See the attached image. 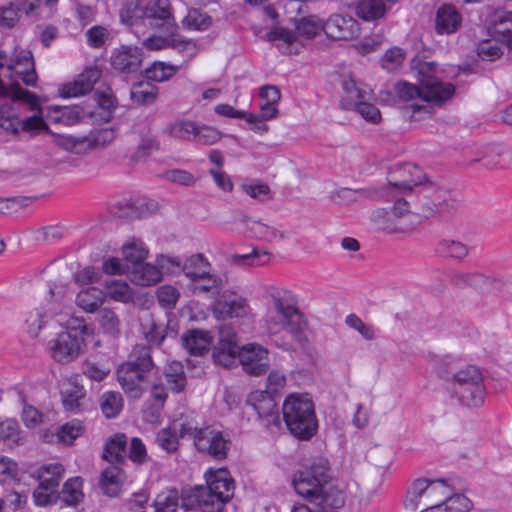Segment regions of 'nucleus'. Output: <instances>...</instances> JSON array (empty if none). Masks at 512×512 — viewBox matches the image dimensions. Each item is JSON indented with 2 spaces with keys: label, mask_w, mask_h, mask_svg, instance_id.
I'll return each instance as SVG.
<instances>
[{
  "label": "nucleus",
  "mask_w": 512,
  "mask_h": 512,
  "mask_svg": "<svg viewBox=\"0 0 512 512\" xmlns=\"http://www.w3.org/2000/svg\"><path fill=\"white\" fill-rule=\"evenodd\" d=\"M463 17L452 3H445L438 7L435 14V32L438 35H450L458 32L462 27Z\"/></svg>",
  "instance_id": "22"
},
{
  "label": "nucleus",
  "mask_w": 512,
  "mask_h": 512,
  "mask_svg": "<svg viewBox=\"0 0 512 512\" xmlns=\"http://www.w3.org/2000/svg\"><path fill=\"white\" fill-rule=\"evenodd\" d=\"M372 222L378 230L388 234H407L413 231L420 220L408 210L405 199L399 198L389 209H378L372 214Z\"/></svg>",
  "instance_id": "9"
},
{
  "label": "nucleus",
  "mask_w": 512,
  "mask_h": 512,
  "mask_svg": "<svg viewBox=\"0 0 512 512\" xmlns=\"http://www.w3.org/2000/svg\"><path fill=\"white\" fill-rule=\"evenodd\" d=\"M143 45L149 50H161L173 48L179 52H187L190 56L195 53L196 46L191 40H184L178 37V34L170 35L168 33L153 34L143 41Z\"/></svg>",
  "instance_id": "25"
},
{
  "label": "nucleus",
  "mask_w": 512,
  "mask_h": 512,
  "mask_svg": "<svg viewBox=\"0 0 512 512\" xmlns=\"http://www.w3.org/2000/svg\"><path fill=\"white\" fill-rule=\"evenodd\" d=\"M106 294L97 287L82 289L76 296V304L85 312L94 313L98 311L105 301Z\"/></svg>",
  "instance_id": "31"
},
{
  "label": "nucleus",
  "mask_w": 512,
  "mask_h": 512,
  "mask_svg": "<svg viewBox=\"0 0 512 512\" xmlns=\"http://www.w3.org/2000/svg\"><path fill=\"white\" fill-rule=\"evenodd\" d=\"M127 437L125 434H115L105 444L103 459L111 464H121L125 461Z\"/></svg>",
  "instance_id": "33"
},
{
  "label": "nucleus",
  "mask_w": 512,
  "mask_h": 512,
  "mask_svg": "<svg viewBox=\"0 0 512 512\" xmlns=\"http://www.w3.org/2000/svg\"><path fill=\"white\" fill-rule=\"evenodd\" d=\"M63 473V466L59 463H53L40 467L37 471V478L40 484L57 490Z\"/></svg>",
  "instance_id": "39"
},
{
  "label": "nucleus",
  "mask_w": 512,
  "mask_h": 512,
  "mask_svg": "<svg viewBox=\"0 0 512 512\" xmlns=\"http://www.w3.org/2000/svg\"><path fill=\"white\" fill-rule=\"evenodd\" d=\"M182 345L194 356H202L209 351L213 337L209 331L192 329L185 332L182 337Z\"/></svg>",
  "instance_id": "27"
},
{
  "label": "nucleus",
  "mask_w": 512,
  "mask_h": 512,
  "mask_svg": "<svg viewBox=\"0 0 512 512\" xmlns=\"http://www.w3.org/2000/svg\"><path fill=\"white\" fill-rule=\"evenodd\" d=\"M122 470L117 465L107 467L101 474L100 486L104 494L113 497L116 496L121 489Z\"/></svg>",
  "instance_id": "36"
},
{
  "label": "nucleus",
  "mask_w": 512,
  "mask_h": 512,
  "mask_svg": "<svg viewBox=\"0 0 512 512\" xmlns=\"http://www.w3.org/2000/svg\"><path fill=\"white\" fill-rule=\"evenodd\" d=\"M179 67L164 62H154L145 69V76L148 80L163 82L174 76Z\"/></svg>",
  "instance_id": "50"
},
{
  "label": "nucleus",
  "mask_w": 512,
  "mask_h": 512,
  "mask_svg": "<svg viewBox=\"0 0 512 512\" xmlns=\"http://www.w3.org/2000/svg\"><path fill=\"white\" fill-rule=\"evenodd\" d=\"M97 322L104 334L113 338H117L121 334V320L112 309H99Z\"/></svg>",
  "instance_id": "37"
},
{
  "label": "nucleus",
  "mask_w": 512,
  "mask_h": 512,
  "mask_svg": "<svg viewBox=\"0 0 512 512\" xmlns=\"http://www.w3.org/2000/svg\"><path fill=\"white\" fill-rule=\"evenodd\" d=\"M20 11L18 2H10L7 6L0 7V25L13 27L19 20Z\"/></svg>",
  "instance_id": "63"
},
{
  "label": "nucleus",
  "mask_w": 512,
  "mask_h": 512,
  "mask_svg": "<svg viewBox=\"0 0 512 512\" xmlns=\"http://www.w3.org/2000/svg\"><path fill=\"white\" fill-rule=\"evenodd\" d=\"M324 23L325 34L334 40H351L359 34V25L352 17L336 14Z\"/></svg>",
  "instance_id": "24"
},
{
  "label": "nucleus",
  "mask_w": 512,
  "mask_h": 512,
  "mask_svg": "<svg viewBox=\"0 0 512 512\" xmlns=\"http://www.w3.org/2000/svg\"><path fill=\"white\" fill-rule=\"evenodd\" d=\"M211 23V17L199 9H190L182 21L184 27L195 30H206Z\"/></svg>",
  "instance_id": "54"
},
{
  "label": "nucleus",
  "mask_w": 512,
  "mask_h": 512,
  "mask_svg": "<svg viewBox=\"0 0 512 512\" xmlns=\"http://www.w3.org/2000/svg\"><path fill=\"white\" fill-rule=\"evenodd\" d=\"M0 440L8 445L19 444L20 431L16 420L6 419L0 422Z\"/></svg>",
  "instance_id": "57"
},
{
  "label": "nucleus",
  "mask_w": 512,
  "mask_h": 512,
  "mask_svg": "<svg viewBox=\"0 0 512 512\" xmlns=\"http://www.w3.org/2000/svg\"><path fill=\"white\" fill-rule=\"evenodd\" d=\"M435 253L447 259L462 261L469 254L468 246L458 240L443 238L436 242Z\"/></svg>",
  "instance_id": "30"
},
{
  "label": "nucleus",
  "mask_w": 512,
  "mask_h": 512,
  "mask_svg": "<svg viewBox=\"0 0 512 512\" xmlns=\"http://www.w3.org/2000/svg\"><path fill=\"white\" fill-rule=\"evenodd\" d=\"M223 285V279L216 274H211L208 270L203 276L190 282V289L195 295L211 294L216 296L219 295Z\"/></svg>",
  "instance_id": "32"
},
{
  "label": "nucleus",
  "mask_w": 512,
  "mask_h": 512,
  "mask_svg": "<svg viewBox=\"0 0 512 512\" xmlns=\"http://www.w3.org/2000/svg\"><path fill=\"white\" fill-rule=\"evenodd\" d=\"M168 264L181 267L180 260L177 257L160 255L156 259V265L145 263V261L136 266H128L127 275L130 281L139 286H151L162 280V270H169Z\"/></svg>",
  "instance_id": "13"
},
{
  "label": "nucleus",
  "mask_w": 512,
  "mask_h": 512,
  "mask_svg": "<svg viewBox=\"0 0 512 512\" xmlns=\"http://www.w3.org/2000/svg\"><path fill=\"white\" fill-rule=\"evenodd\" d=\"M206 486H194L181 494L185 512L198 508L202 512H222L234 494V480L225 468L205 473Z\"/></svg>",
  "instance_id": "4"
},
{
  "label": "nucleus",
  "mask_w": 512,
  "mask_h": 512,
  "mask_svg": "<svg viewBox=\"0 0 512 512\" xmlns=\"http://www.w3.org/2000/svg\"><path fill=\"white\" fill-rule=\"evenodd\" d=\"M451 282L458 287L483 288L490 282V278L478 272L455 273L451 277Z\"/></svg>",
  "instance_id": "52"
},
{
  "label": "nucleus",
  "mask_w": 512,
  "mask_h": 512,
  "mask_svg": "<svg viewBox=\"0 0 512 512\" xmlns=\"http://www.w3.org/2000/svg\"><path fill=\"white\" fill-rule=\"evenodd\" d=\"M240 352L241 348H232L229 347V345L226 347L217 345L213 351L212 356L216 364L225 368H231L236 366L240 361Z\"/></svg>",
  "instance_id": "48"
},
{
  "label": "nucleus",
  "mask_w": 512,
  "mask_h": 512,
  "mask_svg": "<svg viewBox=\"0 0 512 512\" xmlns=\"http://www.w3.org/2000/svg\"><path fill=\"white\" fill-rule=\"evenodd\" d=\"M341 107L346 110H354L359 113L366 121L374 124L379 123L381 120L380 110L373 104L358 101L354 103H345L341 101Z\"/></svg>",
  "instance_id": "49"
},
{
  "label": "nucleus",
  "mask_w": 512,
  "mask_h": 512,
  "mask_svg": "<svg viewBox=\"0 0 512 512\" xmlns=\"http://www.w3.org/2000/svg\"><path fill=\"white\" fill-rule=\"evenodd\" d=\"M85 345L82 332L72 329L59 333L49 341L52 358L59 363H70L82 352Z\"/></svg>",
  "instance_id": "14"
},
{
  "label": "nucleus",
  "mask_w": 512,
  "mask_h": 512,
  "mask_svg": "<svg viewBox=\"0 0 512 512\" xmlns=\"http://www.w3.org/2000/svg\"><path fill=\"white\" fill-rule=\"evenodd\" d=\"M155 512H176L179 506V494L176 489H167L159 493L154 500Z\"/></svg>",
  "instance_id": "51"
},
{
  "label": "nucleus",
  "mask_w": 512,
  "mask_h": 512,
  "mask_svg": "<svg viewBox=\"0 0 512 512\" xmlns=\"http://www.w3.org/2000/svg\"><path fill=\"white\" fill-rule=\"evenodd\" d=\"M100 408L106 418L116 417L123 408V398L119 392H105L100 398Z\"/></svg>",
  "instance_id": "47"
},
{
  "label": "nucleus",
  "mask_w": 512,
  "mask_h": 512,
  "mask_svg": "<svg viewBox=\"0 0 512 512\" xmlns=\"http://www.w3.org/2000/svg\"><path fill=\"white\" fill-rule=\"evenodd\" d=\"M246 404L252 407L259 419L266 421L267 426L279 424V413L274 396L262 390L253 391L248 395Z\"/></svg>",
  "instance_id": "20"
},
{
  "label": "nucleus",
  "mask_w": 512,
  "mask_h": 512,
  "mask_svg": "<svg viewBox=\"0 0 512 512\" xmlns=\"http://www.w3.org/2000/svg\"><path fill=\"white\" fill-rule=\"evenodd\" d=\"M423 101L426 103H434L442 105L450 100L455 94V87L449 82H443L436 77L424 78Z\"/></svg>",
  "instance_id": "26"
},
{
  "label": "nucleus",
  "mask_w": 512,
  "mask_h": 512,
  "mask_svg": "<svg viewBox=\"0 0 512 512\" xmlns=\"http://www.w3.org/2000/svg\"><path fill=\"white\" fill-rule=\"evenodd\" d=\"M321 31L325 33L324 21L316 16H304L295 21V32L282 27H277L267 33L269 41H283L290 45L297 41L298 37L305 39L315 38Z\"/></svg>",
  "instance_id": "11"
},
{
  "label": "nucleus",
  "mask_w": 512,
  "mask_h": 512,
  "mask_svg": "<svg viewBox=\"0 0 512 512\" xmlns=\"http://www.w3.org/2000/svg\"><path fill=\"white\" fill-rule=\"evenodd\" d=\"M477 54L484 61H495L502 56L503 51L497 43L484 39L478 44Z\"/></svg>",
  "instance_id": "62"
},
{
  "label": "nucleus",
  "mask_w": 512,
  "mask_h": 512,
  "mask_svg": "<svg viewBox=\"0 0 512 512\" xmlns=\"http://www.w3.org/2000/svg\"><path fill=\"white\" fill-rule=\"evenodd\" d=\"M179 437V429L163 428L157 433L156 442L166 452L174 453L178 450Z\"/></svg>",
  "instance_id": "53"
},
{
  "label": "nucleus",
  "mask_w": 512,
  "mask_h": 512,
  "mask_svg": "<svg viewBox=\"0 0 512 512\" xmlns=\"http://www.w3.org/2000/svg\"><path fill=\"white\" fill-rule=\"evenodd\" d=\"M478 161L488 169L512 170V150L503 145H495L481 159H474L472 162Z\"/></svg>",
  "instance_id": "28"
},
{
  "label": "nucleus",
  "mask_w": 512,
  "mask_h": 512,
  "mask_svg": "<svg viewBox=\"0 0 512 512\" xmlns=\"http://www.w3.org/2000/svg\"><path fill=\"white\" fill-rule=\"evenodd\" d=\"M223 134L211 126H198L194 133L193 141L202 145H212L222 138Z\"/></svg>",
  "instance_id": "59"
},
{
  "label": "nucleus",
  "mask_w": 512,
  "mask_h": 512,
  "mask_svg": "<svg viewBox=\"0 0 512 512\" xmlns=\"http://www.w3.org/2000/svg\"><path fill=\"white\" fill-rule=\"evenodd\" d=\"M242 369L251 376H262L270 368L269 351L258 343L241 347L240 361Z\"/></svg>",
  "instance_id": "16"
},
{
  "label": "nucleus",
  "mask_w": 512,
  "mask_h": 512,
  "mask_svg": "<svg viewBox=\"0 0 512 512\" xmlns=\"http://www.w3.org/2000/svg\"><path fill=\"white\" fill-rule=\"evenodd\" d=\"M437 373L447 382L451 397L461 405L478 408L484 404L486 389L482 373L477 367L443 360L438 364Z\"/></svg>",
  "instance_id": "3"
},
{
  "label": "nucleus",
  "mask_w": 512,
  "mask_h": 512,
  "mask_svg": "<svg viewBox=\"0 0 512 512\" xmlns=\"http://www.w3.org/2000/svg\"><path fill=\"white\" fill-rule=\"evenodd\" d=\"M143 62V50L137 46L122 45L115 49L110 57L112 69L121 74H134L140 71Z\"/></svg>",
  "instance_id": "18"
},
{
  "label": "nucleus",
  "mask_w": 512,
  "mask_h": 512,
  "mask_svg": "<svg viewBox=\"0 0 512 512\" xmlns=\"http://www.w3.org/2000/svg\"><path fill=\"white\" fill-rule=\"evenodd\" d=\"M282 414L287 429L297 439L309 440L316 434L318 421L308 394H289L284 400Z\"/></svg>",
  "instance_id": "5"
},
{
  "label": "nucleus",
  "mask_w": 512,
  "mask_h": 512,
  "mask_svg": "<svg viewBox=\"0 0 512 512\" xmlns=\"http://www.w3.org/2000/svg\"><path fill=\"white\" fill-rule=\"evenodd\" d=\"M268 303L263 317L264 327L269 335L285 331L301 342L304 338L306 319L298 307L297 296L285 287L270 286L266 289Z\"/></svg>",
  "instance_id": "1"
},
{
  "label": "nucleus",
  "mask_w": 512,
  "mask_h": 512,
  "mask_svg": "<svg viewBox=\"0 0 512 512\" xmlns=\"http://www.w3.org/2000/svg\"><path fill=\"white\" fill-rule=\"evenodd\" d=\"M83 426L80 422L66 423L57 432V438L64 444H71L83 433Z\"/></svg>",
  "instance_id": "64"
},
{
  "label": "nucleus",
  "mask_w": 512,
  "mask_h": 512,
  "mask_svg": "<svg viewBox=\"0 0 512 512\" xmlns=\"http://www.w3.org/2000/svg\"><path fill=\"white\" fill-rule=\"evenodd\" d=\"M419 195L418 219H447L457 212L459 202L441 184L426 181L417 192Z\"/></svg>",
  "instance_id": "7"
},
{
  "label": "nucleus",
  "mask_w": 512,
  "mask_h": 512,
  "mask_svg": "<svg viewBox=\"0 0 512 512\" xmlns=\"http://www.w3.org/2000/svg\"><path fill=\"white\" fill-rule=\"evenodd\" d=\"M9 78L11 83L6 84L8 88L14 86L20 87L18 80L20 79L26 86H35L37 82V73L35 63L31 51L21 50L14 58L9 60L7 64Z\"/></svg>",
  "instance_id": "15"
},
{
  "label": "nucleus",
  "mask_w": 512,
  "mask_h": 512,
  "mask_svg": "<svg viewBox=\"0 0 512 512\" xmlns=\"http://www.w3.org/2000/svg\"><path fill=\"white\" fill-rule=\"evenodd\" d=\"M268 260L269 254L267 252L260 254L256 249L251 253L234 254L230 258V262L238 266H261Z\"/></svg>",
  "instance_id": "55"
},
{
  "label": "nucleus",
  "mask_w": 512,
  "mask_h": 512,
  "mask_svg": "<svg viewBox=\"0 0 512 512\" xmlns=\"http://www.w3.org/2000/svg\"><path fill=\"white\" fill-rule=\"evenodd\" d=\"M141 23L157 33L174 35L179 29L169 0L149 1L145 6V15Z\"/></svg>",
  "instance_id": "12"
},
{
  "label": "nucleus",
  "mask_w": 512,
  "mask_h": 512,
  "mask_svg": "<svg viewBox=\"0 0 512 512\" xmlns=\"http://www.w3.org/2000/svg\"><path fill=\"white\" fill-rule=\"evenodd\" d=\"M195 129V122L187 119H179L168 123L164 132L176 139L193 141Z\"/></svg>",
  "instance_id": "41"
},
{
  "label": "nucleus",
  "mask_w": 512,
  "mask_h": 512,
  "mask_svg": "<svg viewBox=\"0 0 512 512\" xmlns=\"http://www.w3.org/2000/svg\"><path fill=\"white\" fill-rule=\"evenodd\" d=\"M147 372L140 371L128 363H123L117 370V379L123 390L131 398H140L148 387Z\"/></svg>",
  "instance_id": "19"
},
{
  "label": "nucleus",
  "mask_w": 512,
  "mask_h": 512,
  "mask_svg": "<svg viewBox=\"0 0 512 512\" xmlns=\"http://www.w3.org/2000/svg\"><path fill=\"white\" fill-rule=\"evenodd\" d=\"M397 96L403 101H412L420 99L423 101V86L402 82L395 86Z\"/></svg>",
  "instance_id": "61"
},
{
  "label": "nucleus",
  "mask_w": 512,
  "mask_h": 512,
  "mask_svg": "<svg viewBox=\"0 0 512 512\" xmlns=\"http://www.w3.org/2000/svg\"><path fill=\"white\" fill-rule=\"evenodd\" d=\"M82 480L80 477L68 479L62 488L60 499L70 506L77 505L83 499Z\"/></svg>",
  "instance_id": "46"
},
{
  "label": "nucleus",
  "mask_w": 512,
  "mask_h": 512,
  "mask_svg": "<svg viewBox=\"0 0 512 512\" xmlns=\"http://www.w3.org/2000/svg\"><path fill=\"white\" fill-rule=\"evenodd\" d=\"M166 383L174 393H181L187 385L184 366L178 361L171 362L164 371Z\"/></svg>",
  "instance_id": "35"
},
{
  "label": "nucleus",
  "mask_w": 512,
  "mask_h": 512,
  "mask_svg": "<svg viewBox=\"0 0 512 512\" xmlns=\"http://www.w3.org/2000/svg\"><path fill=\"white\" fill-rule=\"evenodd\" d=\"M21 100L29 103L33 111L40 110L39 98L35 93L18 86L8 88L0 78V127L7 132H18L17 108Z\"/></svg>",
  "instance_id": "8"
},
{
  "label": "nucleus",
  "mask_w": 512,
  "mask_h": 512,
  "mask_svg": "<svg viewBox=\"0 0 512 512\" xmlns=\"http://www.w3.org/2000/svg\"><path fill=\"white\" fill-rule=\"evenodd\" d=\"M179 435L180 438H191L194 448L199 453L219 461L227 458L232 445L229 435L213 425L198 428L189 422L181 423Z\"/></svg>",
  "instance_id": "6"
},
{
  "label": "nucleus",
  "mask_w": 512,
  "mask_h": 512,
  "mask_svg": "<svg viewBox=\"0 0 512 512\" xmlns=\"http://www.w3.org/2000/svg\"><path fill=\"white\" fill-rule=\"evenodd\" d=\"M157 301L159 305L167 310L175 308L180 293L177 288L171 285L160 286L156 291Z\"/></svg>",
  "instance_id": "56"
},
{
  "label": "nucleus",
  "mask_w": 512,
  "mask_h": 512,
  "mask_svg": "<svg viewBox=\"0 0 512 512\" xmlns=\"http://www.w3.org/2000/svg\"><path fill=\"white\" fill-rule=\"evenodd\" d=\"M61 394L64 407L67 410L76 411L81 407V401L84 399L86 392L83 386L68 381Z\"/></svg>",
  "instance_id": "40"
},
{
  "label": "nucleus",
  "mask_w": 512,
  "mask_h": 512,
  "mask_svg": "<svg viewBox=\"0 0 512 512\" xmlns=\"http://www.w3.org/2000/svg\"><path fill=\"white\" fill-rule=\"evenodd\" d=\"M386 6L383 0H360L356 6V14L366 21H372L384 16Z\"/></svg>",
  "instance_id": "42"
},
{
  "label": "nucleus",
  "mask_w": 512,
  "mask_h": 512,
  "mask_svg": "<svg viewBox=\"0 0 512 512\" xmlns=\"http://www.w3.org/2000/svg\"><path fill=\"white\" fill-rule=\"evenodd\" d=\"M251 309L245 297L233 299H219L214 305V312L223 318H242L250 313Z\"/></svg>",
  "instance_id": "29"
},
{
  "label": "nucleus",
  "mask_w": 512,
  "mask_h": 512,
  "mask_svg": "<svg viewBox=\"0 0 512 512\" xmlns=\"http://www.w3.org/2000/svg\"><path fill=\"white\" fill-rule=\"evenodd\" d=\"M102 75L98 67H89L83 71L73 82L66 83L60 89L64 98L78 97L93 90L94 85Z\"/></svg>",
  "instance_id": "23"
},
{
  "label": "nucleus",
  "mask_w": 512,
  "mask_h": 512,
  "mask_svg": "<svg viewBox=\"0 0 512 512\" xmlns=\"http://www.w3.org/2000/svg\"><path fill=\"white\" fill-rule=\"evenodd\" d=\"M489 36L512 51V11L496 10L486 24Z\"/></svg>",
  "instance_id": "21"
},
{
  "label": "nucleus",
  "mask_w": 512,
  "mask_h": 512,
  "mask_svg": "<svg viewBox=\"0 0 512 512\" xmlns=\"http://www.w3.org/2000/svg\"><path fill=\"white\" fill-rule=\"evenodd\" d=\"M448 492L449 485L444 479L418 478L409 487L404 505L407 509L415 512L419 508L423 509L434 504V502L443 501Z\"/></svg>",
  "instance_id": "10"
},
{
  "label": "nucleus",
  "mask_w": 512,
  "mask_h": 512,
  "mask_svg": "<svg viewBox=\"0 0 512 512\" xmlns=\"http://www.w3.org/2000/svg\"><path fill=\"white\" fill-rule=\"evenodd\" d=\"M145 15V6H141V0H123L120 10L122 22L133 26L141 23Z\"/></svg>",
  "instance_id": "44"
},
{
  "label": "nucleus",
  "mask_w": 512,
  "mask_h": 512,
  "mask_svg": "<svg viewBox=\"0 0 512 512\" xmlns=\"http://www.w3.org/2000/svg\"><path fill=\"white\" fill-rule=\"evenodd\" d=\"M210 268V263L203 254H195L187 258L182 265V271L190 279L194 281L203 276Z\"/></svg>",
  "instance_id": "43"
},
{
  "label": "nucleus",
  "mask_w": 512,
  "mask_h": 512,
  "mask_svg": "<svg viewBox=\"0 0 512 512\" xmlns=\"http://www.w3.org/2000/svg\"><path fill=\"white\" fill-rule=\"evenodd\" d=\"M126 363L139 368L142 372L150 373L155 368L151 346L136 344L130 352Z\"/></svg>",
  "instance_id": "34"
},
{
  "label": "nucleus",
  "mask_w": 512,
  "mask_h": 512,
  "mask_svg": "<svg viewBox=\"0 0 512 512\" xmlns=\"http://www.w3.org/2000/svg\"><path fill=\"white\" fill-rule=\"evenodd\" d=\"M329 472L325 463H314L299 471L292 485L299 496L320 509H339L345 504L344 494L332 483Z\"/></svg>",
  "instance_id": "2"
},
{
  "label": "nucleus",
  "mask_w": 512,
  "mask_h": 512,
  "mask_svg": "<svg viewBox=\"0 0 512 512\" xmlns=\"http://www.w3.org/2000/svg\"><path fill=\"white\" fill-rule=\"evenodd\" d=\"M286 386V376L280 370H273L266 379V389L264 392L271 396H278Z\"/></svg>",
  "instance_id": "60"
},
{
  "label": "nucleus",
  "mask_w": 512,
  "mask_h": 512,
  "mask_svg": "<svg viewBox=\"0 0 512 512\" xmlns=\"http://www.w3.org/2000/svg\"><path fill=\"white\" fill-rule=\"evenodd\" d=\"M158 95V88L150 82L140 81L135 83L130 91L131 99L140 105L153 104Z\"/></svg>",
  "instance_id": "38"
},
{
  "label": "nucleus",
  "mask_w": 512,
  "mask_h": 512,
  "mask_svg": "<svg viewBox=\"0 0 512 512\" xmlns=\"http://www.w3.org/2000/svg\"><path fill=\"white\" fill-rule=\"evenodd\" d=\"M122 254L125 264H129V266H136L137 264L145 261L148 256V250L141 240L133 239L131 242L123 246Z\"/></svg>",
  "instance_id": "45"
},
{
  "label": "nucleus",
  "mask_w": 512,
  "mask_h": 512,
  "mask_svg": "<svg viewBox=\"0 0 512 512\" xmlns=\"http://www.w3.org/2000/svg\"><path fill=\"white\" fill-rule=\"evenodd\" d=\"M448 512H468L472 507V502L463 494H454L449 486L447 497L443 500Z\"/></svg>",
  "instance_id": "58"
},
{
  "label": "nucleus",
  "mask_w": 512,
  "mask_h": 512,
  "mask_svg": "<svg viewBox=\"0 0 512 512\" xmlns=\"http://www.w3.org/2000/svg\"><path fill=\"white\" fill-rule=\"evenodd\" d=\"M426 181L429 179L421 167L405 163L390 174L389 185L398 187L404 192H418Z\"/></svg>",
  "instance_id": "17"
}]
</instances>
